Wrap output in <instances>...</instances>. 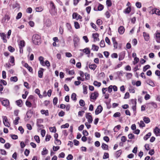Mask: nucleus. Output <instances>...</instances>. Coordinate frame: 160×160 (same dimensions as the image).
Wrapping results in <instances>:
<instances>
[{
	"label": "nucleus",
	"mask_w": 160,
	"mask_h": 160,
	"mask_svg": "<svg viewBox=\"0 0 160 160\" xmlns=\"http://www.w3.org/2000/svg\"><path fill=\"white\" fill-rule=\"evenodd\" d=\"M32 40L33 43L35 45H38L41 43V38L40 36L38 34H34L32 37Z\"/></svg>",
	"instance_id": "nucleus-1"
},
{
	"label": "nucleus",
	"mask_w": 160,
	"mask_h": 160,
	"mask_svg": "<svg viewBox=\"0 0 160 160\" xmlns=\"http://www.w3.org/2000/svg\"><path fill=\"white\" fill-rule=\"evenodd\" d=\"M25 42L23 40L20 41L18 43V46L20 49L19 51L21 53H22L23 52V48L25 47Z\"/></svg>",
	"instance_id": "nucleus-2"
},
{
	"label": "nucleus",
	"mask_w": 160,
	"mask_h": 160,
	"mask_svg": "<svg viewBox=\"0 0 160 160\" xmlns=\"http://www.w3.org/2000/svg\"><path fill=\"white\" fill-rule=\"evenodd\" d=\"M0 100L2 105L5 107H7L9 104V102L8 99H4L3 98H0Z\"/></svg>",
	"instance_id": "nucleus-3"
},
{
	"label": "nucleus",
	"mask_w": 160,
	"mask_h": 160,
	"mask_svg": "<svg viewBox=\"0 0 160 160\" xmlns=\"http://www.w3.org/2000/svg\"><path fill=\"white\" fill-rule=\"evenodd\" d=\"M10 17L9 15L6 14L2 19V22L3 23H7L10 20Z\"/></svg>",
	"instance_id": "nucleus-4"
},
{
	"label": "nucleus",
	"mask_w": 160,
	"mask_h": 160,
	"mask_svg": "<svg viewBox=\"0 0 160 160\" xmlns=\"http://www.w3.org/2000/svg\"><path fill=\"white\" fill-rule=\"evenodd\" d=\"M3 122L4 125L6 127H9L10 124L8 121L7 117L6 116L3 117Z\"/></svg>",
	"instance_id": "nucleus-5"
},
{
	"label": "nucleus",
	"mask_w": 160,
	"mask_h": 160,
	"mask_svg": "<svg viewBox=\"0 0 160 160\" xmlns=\"http://www.w3.org/2000/svg\"><path fill=\"white\" fill-rule=\"evenodd\" d=\"M86 117L88 119V122L89 123H92V118L90 113H86Z\"/></svg>",
	"instance_id": "nucleus-6"
},
{
	"label": "nucleus",
	"mask_w": 160,
	"mask_h": 160,
	"mask_svg": "<svg viewBox=\"0 0 160 160\" xmlns=\"http://www.w3.org/2000/svg\"><path fill=\"white\" fill-rule=\"evenodd\" d=\"M102 107L101 105L98 106L95 111V113L98 115L101 113L102 110Z\"/></svg>",
	"instance_id": "nucleus-7"
},
{
	"label": "nucleus",
	"mask_w": 160,
	"mask_h": 160,
	"mask_svg": "<svg viewBox=\"0 0 160 160\" xmlns=\"http://www.w3.org/2000/svg\"><path fill=\"white\" fill-rule=\"evenodd\" d=\"M155 39L156 42L158 43H160V33L157 32L155 33Z\"/></svg>",
	"instance_id": "nucleus-8"
},
{
	"label": "nucleus",
	"mask_w": 160,
	"mask_h": 160,
	"mask_svg": "<svg viewBox=\"0 0 160 160\" xmlns=\"http://www.w3.org/2000/svg\"><path fill=\"white\" fill-rule=\"evenodd\" d=\"M98 94L97 92H94V93H92L90 96V98L91 99L95 100L96 99L98 96Z\"/></svg>",
	"instance_id": "nucleus-9"
},
{
	"label": "nucleus",
	"mask_w": 160,
	"mask_h": 160,
	"mask_svg": "<svg viewBox=\"0 0 160 160\" xmlns=\"http://www.w3.org/2000/svg\"><path fill=\"white\" fill-rule=\"evenodd\" d=\"M44 69L42 68H40V70L38 72V76L40 78L42 77L43 75V71Z\"/></svg>",
	"instance_id": "nucleus-10"
},
{
	"label": "nucleus",
	"mask_w": 160,
	"mask_h": 160,
	"mask_svg": "<svg viewBox=\"0 0 160 160\" xmlns=\"http://www.w3.org/2000/svg\"><path fill=\"white\" fill-rule=\"evenodd\" d=\"M92 37L94 38V41H99V39L98 38L99 34L97 33H94L92 34Z\"/></svg>",
	"instance_id": "nucleus-11"
},
{
	"label": "nucleus",
	"mask_w": 160,
	"mask_h": 160,
	"mask_svg": "<svg viewBox=\"0 0 160 160\" xmlns=\"http://www.w3.org/2000/svg\"><path fill=\"white\" fill-rule=\"evenodd\" d=\"M125 29L124 27L122 26H120L118 29V32L120 34H122L124 32Z\"/></svg>",
	"instance_id": "nucleus-12"
},
{
	"label": "nucleus",
	"mask_w": 160,
	"mask_h": 160,
	"mask_svg": "<svg viewBox=\"0 0 160 160\" xmlns=\"http://www.w3.org/2000/svg\"><path fill=\"white\" fill-rule=\"evenodd\" d=\"M143 36L145 40L146 41H148L149 39V36L148 34L145 32H143Z\"/></svg>",
	"instance_id": "nucleus-13"
},
{
	"label": "nucleus",
	"mask_w": 160,
	"mask_h": 160,
	"mask_svg": "<svg viewBox=\"0 0 160 160\" xmlns=\"http://www.w3.org/2000/svg\"><path fill=\"white\" fill-rule=\"evenodd\" d=\"M112 40L113 43L114 48H117L118 47V43L115 40V38H112Z\"/></svg>",
	"instance_id": "nucleus-14"
},
{
	"label": "nucleus",
	"mask_w": 160,
	"mask_h": 160,
	"mask_svg": "<svg viewBox=\"0 0 160 160\" xmlns=\"http://www.w3.org/2000/svg\"><path fill=\"white\" fill-rule=\"evenodd\" d=\"M43 59V57L42 56H40L39 58V60L40 62V64L43 66H45Z\"/></svg>",
	"instance_id": "nucleus-15"
},
{
	"label": "nucleus",
	"mask_w": 160,
	"mask_h": 160,
	"mask_svg": "<svg viewBox=\"0 0 160 160\" xmlns=\"http://www.w3.org/2000/svg\"><path fill=\"white\" fill-rule=\"evenodd\" d=\"M81 51L83 52L84 53H85L86 54H89L90 53V51L89 50V48H86L83 49L82 50L81 49L80 50Z\"/></svg>",
	"instance_id": "nucleus-16"
},
{
	"label": "nucleus",
	"mask_w": 160,
	"mask_h": 160,
	"mask_svg": "<svg viewBox=\"0 0 160 160\" xmlns=\"http://www.w3.org/2000/svg\"><path fill=\"white\" fill-rule=\"evenodd\" d=\"M97 67V65L95 64H89V68L91 69L94 70Z\"/></svg>",
	"instance_id": "nucleus-17"
},
{
	"label": "nucleus",
	"mask_w": 160,
	"mask_h": 160,
	"mask_svg": "<svg viewBox=\"0 0 160 160\" xmlns=\"http://www.w3.org/2000/svg\"><path fill=\"white\" fill-rule=\"evenodd\" d=\"M1 36L3 39L4 42H7V40L6 39V34L4 33H1Z\"/></svg>",
	"instance_id": "nucleus-18"
},
{
	"label": "nucleus",
	"mask_w": 160,
	"mask_h": 160,
	"mask_svg": "<svg viewBox=\"0 0 160 160\" xmlns=\"http://www.w3.org/2000/svg\"><path fill=\"white\" fill-rule=\"evenodd\" d=\"M48 151L47 149L46 148H43V151L42 152V155H45L48 154Z\"/></svg>",
	"instance_id": "nucleus-19"
},
{
	"label": "nucleus",
	"mask_w": 160,
	"mask_h": 160,
	"mask_svg": "<svg viewBox=\"0 0 160 160\" xmlns=\"http://www.w3.org/2000/svg\"><path fill=\"white\" fill-rule=\"evenodd\" d=\"M102 148V149L105 150H108V145L104 143H102L101 146Z\"/></svg>",
	"instance_id": "nucleus-20"
},
{
	"label": "nucleus",
	"mask_w": 160,
	"mask_h": 160,
	"mask_svg": "<svg viewBox=\"0 0 160 160\" xmlns=\"http://www.w3.org/2000/svg\"><path fill=\"white\" fill-rule=\"evenodd\" d=\"M41 113L42 114H45L46 116L49 115V113L48 110H42L41 111Z\"/></svg>",
	"instance_id": "nucleus-21"
},
{
	"label": "nucleus",
	"mask_w": 160,
	"mask_h": 160,
	"mask_svg": "<svg viewBox=\"0 0 160 160\" xmlns=\"http://www.w3.org/2000/svg\"><path fill=\"white\" fill-rule=\"evenodd\" d=\"M154 132L155 134L157 136H158V134H159L160 132V129L156 127L155 128Z\"/></svg>",
	"instance_id": "nucleus-22"
},
{
	"label": "nucleus",
	"mask_w": 160,
	"mask_h": 160,
	"mask_svg": "<svg viewBox=\"0 0 160 160\" xmlns=\"http://www.w3.org/2000/svg\"><path fill=\"white\" fill-rule=\"evenodd\" d=\"M87 88L88 87L86 85H83V92L84 94H86L87 93Z\"/></svg>",
	"instance_id": "nucleus-23"
},
{
	"label": "nucleus",
	"mask_w": 160,
	"mask_h": 160,
	"mask_svg": "<svg viewBox=\"0 0 160 160\" xmlns=\"http://www.w3.org/2000/svg\"><path fill=\"white\" fill-rule=\"evenodd\" d=\"M99 48V47L94 44H92V49L93 51H98Z\"/></svg>",
	"instance_id": "nucleus-24"
},
{
	"label": "nucleus",
	"mask_w": 160,
	"mask_h": 160,
	"mask_svg": "<svg viewBox=\"0 0 160 160\" xmlns=\"http://www.w3.org/2000/svg\"><path fill=\"white\" fill-rule=\"evenodd\" d=\"M151 133H148L144 137V139L145 140H147L151 136Z\"/></svg>",
	"instance_id": "nucleus-25"
},
{
	"label": "nucleus",
	"mask_w": 160,
	"mask_h": 160,
	"mask_svg": "<svg viewBox=\"0 0 160 160\" xmlns=\"http://www.w3.org/2000/svg\"><path fill=\"white\" fill-rule=\"evenodd\" d=\"M121 128V125H118L116 126L114 129L113 130L114 132H117L118 130H119Z\"/></svg>",
	"instance_id": "nucleus-26"
},
{
	"label": "nucleus",
	"mask_w": 160,
	"mask_h": 160,
	"mask_svg": "<svg viewBox=\"0 0 160 160\" xmlns=\"http://www.w3.org/2000/svg\"><path fill=\"white\" fill-rule=\"evenodd\" d=\"M17 105L19 107H21L22 106V101L21 100H17L16 102Z\"/></svg>",
	"instance_id": "nucleus-27"
},
{
	"label": "nucleus",
	"mask_w": 160,
	"mask_h": 160,
	"mask_svg": "<svg viewBox=\"0 0 160 160\" xmlns=\"http://www.w3.org/2000/svg\"><path fill=\"white\" fill-rule=\"evenodd\" d=\"M143 119L144 122L146 123H148L150 122V119L148 117H144Z\"/></svg>",
	"instance_id": "nucleus-28"
},
{
	"label": "nucleus",
	"mask_w": 160,
	"mask_h": 160,
	"mask_svg": "<svg viewBox=\"0 0 160 160\" xmlns=\"http://www.w3.org/2000/svg\"><path fill=\"white\" fill-rule=\"evenodd\" d=\"M122 153V151L119 150L117 151L116 153V156L117 158H118L121 155Z\"/></svg>",
	"instance_id": "nucleus-29"
},
{
	"label": "nucleus",
	"mask_w": 160,
	"mask_h": 160,
	"mask_svg": "<svg viewBox=\"0 0 160 160\" xmlns=\"http://www.w3.org/2000/svg\"><path fill=\"white\" fill-rule=\"evenodd\" d=\"M93 85L95 86L99 87L101 85V83L97 81H94L93 82Z\"/></svg>",
	"instance_id": "nucleus-30"
},
{
	"label": "nucleus",
	"mask_w": 160,
	"mask_h": 160,
	"mask_svg": "<svg viewBox=\"0 0 160 160\" xmlns=\"http://www.w3.org/2000/svg\"><path fill=\"white\" fill-rule=\"evenodd\" d=\"M10 80L11 81L16 82L18 81V78L17 77H12L10 78Z\"/></svg>",
	"instance_id": "nucleus-31"
},
{
	"label": "nucleus",
	"mask_w": 160,
	"mask_h": 160,
	"mask_svg": "<svg viewBox=\"0 0 160 160\" xmlns=\"http://www.w3.org/2000/svg\"><path fill=\"white\" fill-rule=\"evenodd\" d=\"M138 123L140 127H144L145 126V124L142 121H141L140 122H138Z\"/></svg>",
	"instance_id": "nucleus-32"
},
{
	"label": "nucleus",
	"mask_w": 160,
	"mask_h": 160,
	"mask_svg": "<svg viewBox=\"0 0 160 160\" xmlns=\"http://www.w3.org/2000/svg\"><path fill=\"white\" fill-rule=\"evenodd\" d=\"M66 27H67L68 30L70 32H72V29L71 25L69 23H67L66 24Z\"/></svg>",
	"instance_id": "nucleus-33"
},
{
	"label": "nucleus",
	"mask_w": 160,
	"mask_h": 160,
	"mask_svg": "<svg viewBox=\"0 0 160 160\" xmlns=\"http://www.w3.org/2000/svg\"><path fill=\"white\" fill-rule=\"evenodd\" d=\"M78 14L74 12L73 13L72 16L73 18L78 20L79 19V18H77L78 16Z\"/></svg>",
	"instance_id": "nucleus-34"
},
{
	"label": "nucleus",
	"mask_w": 160,
	"mask_h": 160,
	"mask_svg": "<svg viewBox=\"0 0 160 160\" xmlns=\"http://www.w3.org/2000/svg\"><path fill=\"white\" fill-rule=\"evenodd\" d=\"M76 96V94L75 93H73L72 95L71 98L73 100L76 101L77 99Z\"/></svg>",
	"instance_id": "nucleus-35"
},
{
	"label": "nucleus",
	"mask_w": 160,
	"mask_h": 160,
	"mask_svg": "<svg viewBox=\"0 0 160 160\" xmlns=\"http://www.w3.org/2000/svg\"><path fill=\"white\" fill-rule=\"evenodd\" d=\"M10 62L12 63L13 64L12 65H14V58L13 56H10Z\"/></svg>",
	"instance_id": "nucleus-36"
},
{
	"label": "nucleus",
	"mask_w": 160,
	"mask_h": 160,
	"mask_svg": "<svg viewBox=\"0 0 160 160\" xmlns=\"http://www.w3.org/2000/svg\"><path fill=\"white\" fill-rule=\"evenodd\" d=\"M49 129H50V131L51 132H55L56 131V128L54 127H51L49 128Z\"/></svg>",
	"instance_id": "nucleus-37"
},
{
	"label": "nucleus",
	"mask_w": 160,
	"mask_h": 160,
	"mask_svg": "<svg viewBox=\"0 0 160 160\" xmlns=\"http://www.w3.org/2000/svg\"><path fill=\"white\" fill-rule=\"evenodd\" d=\"M150 68V66L148 65H147L144 66L143 68V71L144 72L146 71L149 68Z\"/></svg>",
	"instance_id": "nucleus-38"
},
{
	"label": "nucleus",
	"mask_w": 160,
	"mask_h": 160,
	"mask_svg": "<svg viewBox=\"0 0 160 160\" xmlns=\"http://www.w3.org/2000/svg\"><path fill=\"white\" fill-rule=\"evenodd\" d=\"M106 2L107 5L108 7H110L112 5L111 0H107Z\"/></svg>",
	"instance_id": "nucleus-39"
},
{
	"label": "nucleus",
	"mask_w": 160,
	"mask_h": 160,
	"mask_svg": "<svg viewBox=\"0 0 160 160\" xmlns=\"http://www.w3.org/2000/svg\"><path fill=\"white\" fill-rule=\"evenodd\" d=\"M20 119V118L18 117H17L14 120L13 123L15 125H17L18 123V121Z\"/></svg>",
	"instance_id": "nucleus-40"
},
{
	"label": "nucleus",
	"mask_w": 160,
	"mask_h": 160,
	"mask_svg": "<svg viewBox=\"0 0 160 160\" xmlns=\"http://www.w3.org/2000/svg\"><path fill=\"white\" fill-rule=\"evenodd\" d=\"M43 8L41 7H37L35 8V10L36 12H39L42 11Z\"/></svg>",
	"instance_id": "nucleus-41"
},
{
	"label": "nucleus",
	"mask_w": 160,
	"mask_h": 160,
	"mask_svg": "<svg viewBox=\"0 0 160 160\" xmlns=\"http://www.w3.org/2000/svg\"><path fill=\"white\" fill-rule=\"evenodd\" d=\"M154 13L158 15H160V10L158 9H156L154 11ZM154 13V12H153Z\"/></svg>",
	"instance_id": "nucleus-42"
},
{
	"label": "nucleus",
	"mask_w": 160,
	"mask_h": 160,
	"mask_svg": "<svg viewBox=\"0 0 160 160\" xmlns=\"http://www.w3.org/2000/svg\"><path fill=\"white\" fill-rule=\"evenodd\" d=\"M55 143L56 145H60L61 144V142L59 140L56 139L55 140Z\"/></svg>",
	"instance_id": "nucleus-43"
},
{
	"label": "nucleus",
	"mask_w": 160,
	"mask_h": 160,
	"mask_svg": "<svg viewBox=\"0 0 160 160\" xmlns=\"http://www.w3.org/2000/svg\"><path fill=\"white\" fill-rule=\"evenodd\" d=\"M100 47L101 48H104L105 46V44L104 42V41L103 40H102L101 41L100 44Z\"/></svg>",
	"instance_id": "nucleus-44"
},
{
	"label": "nucleus",
	"mask_w": 160,
	"mask_h": 160,
	"mask_svg": "<svg viewBox=\"0 0 160 160\" xmlns=\"http://www.w3.org/2000/svg\"><path fill=\"white\" fill-rule=\"evenodd\" d=\"M132 75V74L131 73H127L126 76L128 79H129L131 78Z\"/></svg>",
	"instance_id": "nucleus-45"
},
{
	"label": "nucleus",
	"mask_w": 160,
	"mask_h": 160,
	"mask_svg": "<svg viewBox=\"0 0 160 160\" xmlns=\"http://www.w3.org/2000/svg\"><path fill=\"white\" fill-rule=\"evenodd\" d=\"M131 8L130 7H128L125 9V13H129L131 12Z\"/></svg>",
	"instance_id": "nucleus-46"
},
{
	"label": "nucleus",
	"mask_w": 160,
	"mask_h": 160,
	"mask_svg": "<svg viewBox=\"0 0 160 160\" xmlns=\"http://www.w3.org/2000/svg\"><path fill=\"white\" fill-rule=\"evenodd\" d=\"M74 26L76 29H78L80 28L79 24L77 22H74Z\"/></svg>",
	"instance_id": "nucleus-47"
},
{
	"label": "nucleus",
	"mask_w": 160,
	"mask_h": 160,
	"mask_svg": "<svg viewBox=\"0 0 160 160\" xmlns=\"http://www.w3.org/2000/svg\"><path fill=\"white\" fill-rule=\"evenodd\" d=\"M34 138L37 142L39 143L40 142V140L39 136H35L34 137Z\"/></svg>",
	"instance_id": "nucleus-48"
},
{
	"label": "nucleus",
	"mask_w": 160,
	"mask_h": 160,
	"mask_svg": "<svg viewBox=\"0 0 160 160\" xmlns=\"http://www.w3.org/2000/svg\"><path fill=\"white\" fill-rule=\"evenodd\" d=\"M79 104L81 106H83L85 105L84 101L82 99L80 100L79 102Z\"/></svg>",
	"instance_id": "nucleus-49"
},
{
	"label": "nucleus",
	"mask_w": 160,
	"mask_h": 160,
	"mask_svg": "<svg viewBox=\"0 0 160 160\" xmlns=\"http://www.w3.org/2000/svg\"><path fill=\"white\" fill-rule=\"evenodd\" d=\"M109 155L108 153L107 152H105L104 153L103 156V159H105L108 158H109Z\"/></svg>",
	"instance_id": "nucleus-50"
},
{
	"label": "nucleus",
	"mask_w": 160,
	"mask_h": 160,
	"mask_svg": "<svg viewBox=\"0 0 160 160\" xmlns=\"http://www.w3.org/2000/svg\"><path fill=\"white\" fill-rule=\"evenodd\" d=\"M8 50L11 52H13L15 50L14 48H13L11 46H10L8 47Z\"/></svg>",
	"instance_id": "nucleus-51"
},
{
	"label": "nucleus",
	"mask_w": 160,
	"mask_h": 160,
	"mask_svg": "<svg viewBox=\"0 0 160 160\" xmlns=\"http://www.w3.org/2000/svg\"><path fill=\"white\" fill-rule=\"evenodd\" d=\"M25 104L28 107H30L32 106L31 103L30 102L28 101H27L26 102Z\"/></svg>",
	"instance_id": "nucleus-52"
},
{
	"label": "nucleus",
	"mask_w": 160,
	"mask_h": 160,
	"mask_svg": "<svg viewBox=\"0 0 160 160\" xmlns=\"http://www.w3.org/2000/svg\"><path fill=\"white\" fill-rule=\"evenodd\" d=\"M51 136L49 135H47L46 136L45 141H49L51 138Z\"/></svg>",
	"instance_id": "nucleus-53"
},
{
	"label": "nucleus",
	"mask_w": 160,
	"mask_h": 160,
	"mask_svg": "<svg viewBox=\"0 0 160 160\" xmlns=\"http://www.w3.org/2000/svg\"><path fill=\"white\" fill-rule=\"evenodd\" d=\"M139 59L137 57H135L134 59V61L133 62V64L135 65L139 61Z\"/></svg>",
	"instance_id": "nucleus-54"
},
{
	"label": "nucleus",
	"mask_w": 160,
	"mask_h": 160,
	"mask_svg": "<svg viewBox=\"0 0 160 160\" xmlns=\"http://www.w3.org/2000/svg\"><path fill=\"white\" fill-rule=\"evenodd\" d=\"M69 125L68 123H66L65 124L62 125L61 127V128H68L69 127Z\"/></svg>",
	"instance_id": "nucleus-55"
},
{
	"label": "nucleus",
	"mask_w": 160,
	"mask_h": 160,
	"mask_svg": "<svg viewBox=\"0 0 160 160\" xmlns=\"http://www.w3.org/2000/svg\"><path fill=\"white\" fill-rule=\"evenodd\" d=\"M58 99L57 97L54 98L53 100V103L54 105H55L57 104L58 102Z\"/></svg>",
	"instance_id": "nucleus-56"
},
{
	"label": "nucleus",
	"mask_w": 160,
	"mask_h": 160,
	"mask_svg": "<svg viewBox=\"0 0 160 160\" xmlns=\"http://www.w3.org/2000/svg\"><path fill=\"white\" fill-rule=\"evenodd\" d=\"M121 115V114L119 112H117L114 113L113 115V117H120Z\"/></svg>",
	"instance_id": "nucleus-57"
},
{
	"label": "nucleus",
	"mask_w": 160,
	"mask_h": 160,
	"mask_svg": "<svg viewBox=\"0 0 160 160\" xmlns=\"http://www.w3.org/2000/svg\"><path fill=\"white\" fill-rule=\"evenodd\" d=\"M22 13L21 12H19L16 18V19H18L22 17Z\"/></svg>",
	"instance_id": "nucleus-58"
},
{
	"label": "nucleus",
	"mask_w": 160,
	"mask_h": 160,
	"mask_svg": "<svg viewBox=\"0 0 160 160\" xmlns=\"http://www.w3.org/2000/svg\"><path fill=\"white\" fill-rule=\"evenodd\" d=\"M73 156L71 154H69L67 157L68 160H71L73 159Z\"/></svg>",
	"instance_id": "nucleus-59"
},
{
	"label": "nucleus",
	"mask_w": 160,
	"mask_h": 160,
	"mask_svg": "<svg viewBox=\"0 0 160 160\" xmlns=\"http://www.w3.org/2000/svg\"><path fill=\"white\" fill-rule=\"evenodd\" d=\"M103 8V6L102 5L100 4L98 7V9L99 11L102 10Z\"/></svg>",
	"instance_id": "nucleus-60"
},
{
	"label": "nucleus",
	"mask_w": 160,
	"mask_h": 160,
	"mask_svg": "<svg viewBox=\"0 0 160 160\" xmlns=\"http://www.w3.org/2000/svg\"><path fill=\"white\" fill-rule=\"evenodd\" d=\"M127 138L126 137L123 136L121 138V141L122 142H125L126 141Z\"/></svg>",
	"instance_id": "nucleus-61"
},
{
	"label": "nucleus",
	"mask_w": 160,
	"mask_h": 160,
	"mask_svg": "<svg viewBox=\"0 0 160 160\" xmlns=\"http://www.w3.org/2000/svg\"><path fill=\"white\" fill-rule=\"evenodd\" d=\"M10 146L11 145L9 143H7L4 145L5 147L7 149H9L10 148Z\"/></svg>",
	"instance_id": "nucleus-62"
},
{
	"label": "nucleus",
	"mask_w": 160,
	"mask_h": 160,
	"mask_svg": "<svg viewBox=\"0 0 160 160\" xmlns=\"http://www.w3.org/2000/svg\"><path fill=\"white\" fill-rule=\"evenodd\" d=\"M150 104L155 108H156L157 107V104L155 102H151Z\"/></svg>",
	"instance_id": "nucleus-63"
},
{
	"label": "nucleus",
	"mask_w": 160,
	"mask_h": 160,
	"mask_svg": "<svg viewBox=\"0 0 160 160\" xmlns=\"http://www.w3.org/2000/svg\"><path fill=\"white\" fill-rule=\"evenodd\" d=\"M29 153H30L29 151L27 149H26V150H25V151L24 152V154L27 156L28 155Z\"/></svg>",
	"instance_id": "nucleus-64"
}]
</instances>
